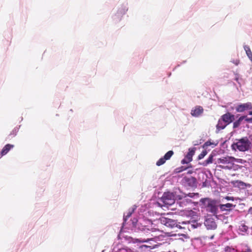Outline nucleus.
Wrapping results in <instances>:
<instances>
[{"label": "nucleus", "instance_id": "obj_4", "mask_svg": "<svg viewBox=\"0 0 252 252\" xmlns=\"http://www.w3.org/2000/svg\"><path fill=\"white\" fill-rule=\"evenodd\" d=\"M127 10L128 5L127 3H124L119 5L117 8L116 13L112 16L113 21L116 23L120 21Z\"/></svg>", "mask_w": 252, "mask_h": 252}, {"label": "nucleus", "instance_id": "obj_13", "mask_svg": "<svg viewBox=\"0 0 252 252\" xmlns=\"http://www.w3.org/2000/svg\"><path fill=\"white\" fill-rule=\"evenodd\" d=\"M221 119L228 125L235 120V116L230 113H227L223 115Z\"/></svg>", "mask_w": 252, "mask_h": 252}, {"label": "nucleus", "instance_id": "obj_26", "mask_svg": "<svg viewBox=\"0 0 252 252\" xmlns=\"http://www.w3.org/2000/svg\"><path fill=\"white\" fill-rule=\"evenodd\" d=\"M244 119L247 122L252 123V118H247V116H246V118Z\"/></svg>", "mask_w": 252, "mask_h": 252}, {"label": "nucleus", "instance_id": "obj_10", "mask_svg": "<svg viewBox=\"0 0 252 252\" xmlns=\"http://www.w3.org/2000/svg\"><path fill=\"white\" fill-rule=\"evenodd\" d=\"M174 152L172 151H169L167 152L163 157L159 158L156 163L157 166H160L163 164L167 160L169 159L171 157L173 156Z\"/></svg>", "mask_w": 252, "mask_h": 252}, {"label": "nucleus", "instance_id": "obj_12", "mask_svg": "<svg viewBox=\"0 0 252 252\" xmlns=\"http://www.w3.org/2000/svg\"><path fill=\"white\" fill-rule=\"evenodd\" d=\"M204 224L208 229H215L217 228V224L214 219L212 218H207L204 222Z\"/></svg>", "mask_w": 252, "mask_h": 252}, {"label": "nucleus", "instance_id": "obj_19", "mask_svg": "<svg viewBox=\"0 0 252 252\" xmlns=\"http://www.w3.org/2000/svg\"><path fill=\"white\" fill-rule=\"evenodd\" d=\"M227 125L220 118L219 119L216 126L217 130L218 131L224 129Z\"/></svg>", "mask_w": 252, "mask_h": 252}, {"label": "nucleus", "instance_id": "obj_23", "mask_svg": "<svg viewBox=\"0 0 252 252\" xmlns=\"http://www.w3.org/2000/svg\"><path fill=\"white\" fill-rule=\"evenodd\" d=\"M217 145V143L215 142H212L210 141L206 142L203 145V148L204 149H207L208 147L211 146L212 148L215 147Z\"/></svg>", "mask_w": 252, "mask_h": 252}, {"label": "nucleus", "instance_id": "obj_15", "mask_svg": "<svg viewBox=\"0 0 252 252\" xmlns=\"http://www.w3.org/2000/svg\"><path fill=\"white\" fill-rule=\"evenodd\" d=\"M234 159L235 158L233 157H226L219 158L218 161L219 163L227 164L232 163Z\"/></svg>", "mask_w": 252, "mask_h": 252}, {"label": "nucleus", "instance_id": "obj_27", "mask_svg": "<svg viewBox=\"0 0 252 252\" xmlns=\"http://www.w3.org/2000/svg\"><path fill=\"white\" fill-rule=\"evenodd\" d=\"M242 231L245 232L247 230V227L245 225H242V227L240 228Z\"/></svg>", "mask_w": 252, "mask_h": 252}, {"label": "nucleus", "instance_id": "obj_11", "mask_svg": "<svg viewBox=\"0 0 252 252\" xmlns=\"http://www.w3.org/2000/svg\"><path fill=\"white\" fill-rule=\"evenodd\" d=\"M252 103L247 102L238 105L236 107V110L237 112H243L246 110L252 109Z\"/></svg>", "mask_w": 252, "mask_h": 252}, {"label": "nucleus", "instance_id": "obj_21", "mask_svg": "<svg viewBox=\"0 0 252 252\" xmlns=\"http://www.w3.org/2000/svg\"><path fill=\"white\" fill-rule=\"evenodd\" d=\"M214 155L213 154L210 155L209 158L205 160L202 163V165L204 166H206L207 165L212 163L213 162Z\"/></svg>", "mask_w": 252, "mask_h": 252}, {"label": "nucleus", "instance_id": "obj_6", "mask_svg": "<svg viewBox=\"0 0 252 252\" xmlns=\"http://www.w3.org/2000/svg\"><path fill=\"white\" fill-rule=\"evenodd\" d=\"M159 221L161 224L171 228H181V226L178 224L177 220H174L162 217L159 219Z\"/></svg>", "mask_w": 252, "mask_h": 252}, {"label": "nucleus", "instance_id": "obj_3", "mask_svg": "<svg viewBox=\"0 0 252 252\" xmlns=\"http://www.w3.org/2000/svg\"><path fill=\"white\" fill-rule=\"evenodd\" d=\"M140 229L145 232V233H147L146 235L148 237L147 239H143V238H131V242H132L134 243H144V242H148L150 241L153 240L154 238L153 237L154 236H156L153 234H152L151 233H154L157 231V229L156 228H151L149 229V228H147L145 226H143L141 228H140Z\"/></svg>", "mask_w": 252, "mask_h": 252}, {"label": "nucleus", "instance_id": "obj_22", "mask_svg": "<svg viewBox=\"0 0 252 252\" xmlns=\"http://www.w3.org/2000/svg\"><path fill=\"white\" fill-rule=\"evenodd\" d=\"M246 118V116H243L240 117L238 120L233 123V128H236L238 127L241 124V122L244 120Z\"/></svg>", "mask_w": 252, "mask_h": 252}, {"label": "nucleus", "instance_id": "obj_33", "mask_svg": "<svg viewBox=\"0 0 252 252\" xmlns=\"http://www.w3.org/2000/svg\"><path fill=\"white\" fill-rule=\"evenodd\" d=\"M214 237V235H212V236L209 238V239H210V240H212V239H213Z\"/></svg>", "mask_w": 252, "mask_h": 252}, {"label": "nucleus", "instance_id": "obj_17", "mask_svg": "<svg viewBox=\"0 0 252 252\" xmlns=\"http://www.w3.org/2000/svg\"><path fill=\"white\" fill-rule=\"evenodd\" d=\"M14 146L13 145L6 144L2 149L0 153V157L5 155L11 149L13 148Z\"/></svg>", "mask_w": 252, "mask_h": 252}, {"label": "nucleus", "instance_id": "obj_2", "mask_svg": "<svg viewBox=\"0 0 252 252\" xmlns=\"http://www.w3.org/2000/svg\"><path fill=\"white\" fill-rule=\"evenodd\" d=\"M198 193H189L188 194L182 193L180 195H176V199L177 203L182 208L186 207L192 203L191 200L188 197L195 198L199 197Z\"/></svg>", "mask_w": 252, "mask_h": 252}, {"label": "nucleus", "instance_id": "obj_9", "mask_svg": "<svg viewBox=\"0 0 252 252\" xmlns=\"http://www.w3.org/2000/svg\"><path fill=\"white\" fill-rule=\"evenodd\" d=\"M196 148H190L189 149V152L185 158L182 160L181 163L182 164H187L190 162L192 159V156L195 154Z\"/></svg>", "mask_w": 252, "mask_h": 252}, {"label": "nucleus", "instance_id": "obj_24", "mask_svg": "<svg viewBox=\"0 0 252 252\" xmlns=\"http://www.w3.org/2000/svg\"><path fill=\"white\" fill-rule=\"evenodd\" d=\"M207 152L206 149H204L201 154H200L198 157V159L200 160L204 158V157L207 155Z\"/></svg>", "mask_w": 252, "mask_h": 252}, {"label": "nucleus", "instance_id": "obj_28", "mask_svg": "<svg viewBox=\"0 0 252 252\" xmlns=\"http://www.w3.org/2000/svg\"><path fill=\"white\" fill-rule=\"evenodd\" d=\"M231 62L234 63L235 65H238L239 63V61L238 60H233L231 61Z\"/></svg>", "mask_w": 252, "mask_h": 252}, {"label": "nucleus", "instance_id": "obj_32", "mask_svg": "<svg viewBox=\"0 0 252 252\" xmlns=\"http://www.w3.org/2000/svg\"><path fill=\"white\" fill-rule=\"evenodd\" d=\"M249 212L251 214H252V207H251L249 210Z\"/></svg>", "mask_w": 252, "mask_h": 252}, {"label": "nucleus", "instance_id": "obj_34", "mask_svg": "<svg viewBox=\"0 0 252 252\" xmlns=\"http://www.w3.org/2000/svg\"><path fill=\"white\" fill-rule=\"evenodd\" d=\"M249 114L250 115H252V111H250Z\"/></svg>", "mask_w": 252, "mask_h": 252}, {"label": "nucleus", "instance_id": "obj_35", "mask_svg": "<svg viewBox=\"0 0 252 252\" xmlns=\"http://www.w3.org/2000/svg\"><path fill=\"white\" fill-rule=\"evenodd\" d=\"M143 247H148V246H146V245H143Z\"/></svg>", "mask_w": 252, "mask_h": 252}, {"label": "nucleus", "instance_id": "obj_25", "mask_svg": "<svg viewBox=\"0 0 252 252\" xmlns=\"http://www.w3.org/2000/svg\"><path fill=\"white\" fill-rule=\"evenodd\" d=\"M131 221V223H132V226L137 227V226L138 225V224L137 223V219L134 218Z\"/></svg>", "mask_w": 252, "mask_h": 252}, {"label": "nucleus", "instance_id": "obj_5", "mask_svg": "<svg viewBox=\"0 0 252 252\" xmlns=\"http://www.w3.org/2000/svg\"><path fill=\"white\" fill-rule=\"evenodd\" d=\"M207 208V210L213 214L217 213L218 206L217 202L208 198H202L200 201Z\"/></svg>", "mask_w": 252, "mask_h": 252}, {"label": "nucleus", "instance_id": "obj_1", "mask_svg": "<svg viewBox=\"0 0 252 252\" xmlns=\"http://www.w3.org/2000/svg\"><path fill=\"white\" fill-rule=\"evenodd\" d=\"M252 147V142L247 137L236 139L231 145L233 150L243 152L249 151L251 149Z\"/></svg>", "mask_w": 252, "mask_h": 252}, {"label": "nucleus", "instance_id": "obj_30", "mask_svg": "<svg viewBox=\"0 0 252 252\" xmlns=\"http://www.w3.org/2000/svg\"><path fill=\"white\" fill-rule=\"evenodd\" d=\"M221 167L223 169H230V168L228 167L227 166H221Z\"/></svg>", "mask_w": 252, "mask_h": 252}, {"label": "nucleus", "instance_id": "obj_14", "mask_svg": "<svg viewBox=\"0 0 252 252\" xmlns=\"http://www.w3.org/2000/svg\"><path fill=\"white\" fill-rule=\"evenodd\" d=\"M203 112V109L201 106H196L191 111V115L195 117H198L201 115Z\"/></svg>", "mask_w": 252, "mask_h": 252}, {"label": "nucleus", "instance_id": "obj_29", "mask_svg": "<svg viewBox=\"0 0 252 252\" xmlns=\"http://www.w3.org/2000/svg\"><path fill=\"white\" fill-rule=\"evenodd\" d=\"M225 199L227 200H232V201L234 200V197H231V196H226L225 197Z\"/></svg>", "mask_w": 252, "mask_h": 252}, {"label": "nucleus", "instance_id": "obj_20", "mask_svg": "<svg viewBox=\"0 0 252 252\" xmlns=\"http://www.w3.org/2000/svg\"><path fill=\"white\" fill-rule=\"evenodd\" d=\"M244 48L246 51V54H247L248 57L252 62V52L249 46L248 45H244Z\"/></svg>", "mask_w": 252, "mask_h": 252}, {"label": "nucleus", "instance_id": "obj_18", "mask_svg": "<svg viewBox=\"0 0 252 252\" xmlns=\"http://www.w3.org/2000/svg\"><path fill=\"white\" fill-rule=\"evenodd\" d=\"M136 209L135 206H133L132 208L129 209L128 212L126 214H124V222L123 223H126V221L127 219L130 217L131 214L134 212V210Z\"/></svg>", "mask_w": 252, "mask_h": 252}, {"label": "nucleus", "instance_id": "obj_16", "mask_svg": "<svg viewBox=\"0 0 252 252\" xmlns=\"http://www.w3.org/2000/svg\"><path fill=\"white\" fill-rule=\"evenodd\" d=\"M235 205L231 203H226L225 204H220L219 207L221 211H230L235 207Z\"/></svg>", "mask_w": 252, "mask_h": 252}, {"label": "nucleus", "instance_id": "obj_7", "mask_svg": "<svg viewBox=\"0 0 252 252\" xmlns=\"http://www.w3.org/2000/svg\"><path fill=\"white\" fill-rule=\"evenodd\" d=\"M176 199V195L173 193L171 192H165L163 194L161 200L162 202L167 205H171L175 202Z\"/></svg>", "mask_w": 252, "mask_h": 252}, {"label": "nucleus", "instance_id": "obj_31", "mask_svg": "<svg viewBox=\"0 0 252 252\" xmlns=\"http://www.w3.org/2000/svg\"><path fill=\"white\" fill-rule=\"evenodd\" d=\"M239 184L241 186H243L244 184V183L243 182H241V181H239Z\"/></svg>", "mask_w": 252, "mask_h": 252}, {"label": "nucleus", "instance_id": "obj_8", "mask_svg": "<svg viewBox=\"0 0 252 252\" xmlns=\"http://www.w3.org/2000/svg\"><path fill=\"white\" fill-rule=\"evenodd\" d=\"M183 183L185 186L195 187L197 186L196 180L193 177H185L183 179Z\"/></svg>", "mask_w": 252, "mask_h": 252}]
</instances>
